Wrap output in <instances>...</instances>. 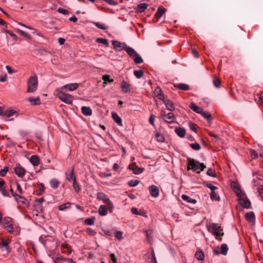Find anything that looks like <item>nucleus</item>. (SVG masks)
<instances>
[{
	"label": "nucleus",
	"instance_id": "1",
	"mask_svg": "<svg viewBox=\"0 0 263 263\" xmlns=\"http://www.w3.org/2000/svg\"><path fill=\"white\" fill-rule=\"evenodd\" d=\"M206 167L203 163H200L197 160L191 158H187V170H192L194 172L199 174Z\"/></svg>",
	"mask_w": 263,
	"mask_h": 263
},
{
	"label": "nucleus",
	"instance_id": "2",
	"mask_svg": "<svg viewBox=\"0 0 263 263\" xmlns=\"http://www.w3.org/2000/svg\"><path fill=\"white\" fill-rule=\"evenodd\" d=\"M206 227L208 231L215 235L217 240H222V238L219 237L224 235V233L222 232L223 229L221 226H217L215 223H211L207 224Z\"/></svg>",
	"mask_w": 263,
	"mask_h": 263
},
{
	"label": "nucleus",
	"instance_id": "3",
	"mask_svg": "<svg viewBox=\"0 0 263 263\" xmlns=\"http://www.w3.org/2000/svg\"><path fill=\"white\" fill-rule=\"evenodd\" d=\"M37 78L36 76H33L29 78L28 81V92H32L36 90L37 87Z\"/></svg>",
	"mask_w": 263,
	"mask_h": 263
},
{
	"label": "nucleus",
	"instance_id": "4",
	"mask_svg": "<svg viewBox=\"0 0 263 263\" xmlns=\"http://www.w3.org/2000/svg\"><path fill=\"white\" fill-rule=\"evenodd\" d=\"M58 97L61 101L67 104H71L72 102V96L69 94L64 93L62 91L58 93Z\"/></svg>",
	"mask_w": 263,
	"mask_h": 263
},
{
	"label": "nucleus",
	"instance_id": "5",
	"mask_svg": "<svg viewBox=\"0 0 263 263\" xmlns=\"http://www.w3.org/2000/svg\"><path fill=\"white\" fill-rule=\"evenodd\" d=\"M238 201L243 208L250 209L251 208V202L245 195L238 199Z\"/></svg>",
	"mask_w": 263,
	"mask_h": 263
},
{
	"label": "nucleus",
	"instance_id": "6",
	"mask_svg": "<svg viewBox=\"0 0 263 263\" xmlns=\"http://www.w3.org/2000/svg\"><path fill=\"white\" fill-rule=\"evenodd\" d=\"M112 44L114 46V48L118 51H120L121 49H124L126 47L127 45L125 43H121L118 41L113 40L112 41Z\"/></svg>",
	"mask_w": 263,
	"mask_h": 263
},
{
	"label": "nucleus",
	"instance_id": "7",
	"mask_svg": "<svg viewBox=\"0 0 263 263\" xmlns=\"http://www.w3.org/2000/svg\"><path fill=\"white\" fill-rule=\"evenodd\" d=\"M129 169L132 170L135 174L138 175L143 172L144 168L138 167L135 163H133L128 165Z\"/></svg>",
	"mask_w": 263,
	"mask_h": 263
},
{
	"label": "nucleus",
	"instance_id": "8",
	"mask_svg": "<svg viewBox=\"0 0 263 263\" xmlns=\"http://www.w3.org/2000/svg\"><path fill=\"white\" fill-rule=\"evenodd\" d=\"M149 190L152 197L157 198L159 194V188L156 185H151L149 187Z\"/></svg>",
	"mask_w": 263,
	"mask_h": 263
},
{
	"label": "nucleus",
	"instance_id": "9",
	"mask_svg": "<svg viewBox=\"0 0 263 263\" xmlns=\"http://www.w3.org/2000/svg\"><path fill=\"white\" fill-rule=\"evenodd\" d=\"M14 172L16 175L19 177H23L25 174V170L20 165L14 168Z\"/></svg>",
	"mask_w": 263,
	"mask_h": 263
},
{
	"label": "nucleus",
	"instance_id": "10",
	"mask_svg": "<svg viewBox=\"0 0 263 263\" xmlns=\"http://www.w3.org/2000/svg\"><path fill=\"white\" fill-rule=\"evenodd\" d=\"M165 8L162 6H159L158 8L157 12L155 15L156 18V20L155 21L156 22L159 19H160L161 17L162 16V15L165 13Z\"/></svg>",
	"mask_w": 263,
	"mask_h": 263
},
{
	"label": "nucleus",
	"instance_id": "11",
	"mask_svg": "<svg viewBox=\"0 0 263 263\" xmlns=\"http://www.w3.org/2000/svg\"><path fill=\"white\" fill-rule=\"evenodd\" d=\"M16 111L12 109L5 110L3 108H2V111L0 114V115L2 116L6 117L7 118H9L14 115Z\"/></svg>",
	"mask_w": 263,
	"mask_h": 263
},
{
	"label": "nucleus",
	"instance_id": "12",
	"mask_svg": "<svg viewBox=\"0 0 263 263\" xmlns=\"http://www.w3.org/2000/svg\"><path fill=\"white\" fill-rule=\"evenodd\" d=\"M164 103L165 105L166 108L170 111H174L175 107L173 103L169 99H164Z\"/></svg>",
	"mask_w": 263,
	"mask_h": 263
},
{
	"label": "nucleus",
	"instance_id": "13",
	"mask_svg": "<svg viewBox=\"0 0 263 263\" xmlns=\"http://www.w3.org/2000/svg\"><path fill=\"white\" fill-rule=\"evenodd\" d=\"M111 117L115 122H116L119 125L121 126H123L122 120L117 112H112L111 113Z\"/></svg>",
	"mask_w": 263,
	"mask_h": 263
},
{
	"label": "nucleus",
	"instance_id": "14",
	"mask_svg": "<svg viewBox=\"0 0 263 263\" xmlns=\"http://www.w3.org/2000/svg\"><path fill=\"white\" fill-rule=\"evenodd\" d=\"M79 84L77 83H71L63 86L62 87V89L67 88L69 91H72L76 90L78 87Z\"/></svg>",
	"mask_w": 263,
	"mask_h": 263
},
{
	"label": "nucleus",
	"instance_id": "15",
	"mask_svg": "<svg viewBox=\"0 0 263 263\" xmlns=\"http://www.w3.org/2000/svg\"><path fill=\"white\" fill-rule=\"evenodd\" d=\"M154 94L158 99L164 100L165 99L162 93V90L160 87H157L154 90Z\"/></svg>",
	"mask_w": 263,
	"mask_h": 263
},
{
	"label": "nucleus",
	"instance_id": "16",
	"mask_svg": "<svg viewBox=\"0 0 263 263\" xmlns=\"http://www.w3.org/2000/svg\"><path fill=\"white\" fill-rule=\"evenodd\" d=\"M130 85L126 81H123L121 84V88L124 92L127 93L130 91Z\"/></svg>",
	"mask_w": 263,
	"mask_h": 263
},
{
	"label": "nucleus",
	"instance_id": "17",
	"mask_svg": "<svg viewBox=\"0 0 263 263\" xmlns=\"http://www.w3.org/2000/svg\"><path fill=\"white\" fill-rule=\"evenodd\" d=\"M81 111L85 116H88L92 115V110L89 107L82 106Z\"/></svg>",
	"mask_w": 263,
	"mask_h": 263
},
{
	"label": "nucleus",
	"instance_id": "18",
	"mask_svg": "<svg viewBox=\"0 0 263 263\" xmlns=\"http://www.w3.org/2000/svg\"><path fill=\"white\" fill-rule=\"evenodd\" d=\"M30 162L34 166H37L40 163V160L36 155H32L30 158Z\"/></svg>",
	"mask_w": 263,
	"mask_h": 263
},
{
	"label": "nucleus",
	"instance_id": "19",
	"mask_svg": "<svg viewBox=\"0 0 263 263\" xmlns=\"http://www.w3.org/2000/svg\"><path fill=\"white\" fill-rule=\"evenodd\" d=\"M125 50L127 53L130 57H135L137 53V52L132 47L126 46Z\"/></svg>",
	"mask_w": 263,
	"mask_h": 263
},
{
	"label": "nucleus",
	"instance_id": "20",
	"mask_svg": "<svg viewBox=\"0 0 263 263\" xmlns=\"http://www.w3.org/2000/svg\"><path fill=\"white\" fill-rule=\"evenodd\" d=\"M147 4L145 3H141L137 6L136 9L138 12L141 13L144 11V10L147 9Z\"/></svg>",
	"mask_w": 263,
	"mask_h": 263
},
{
	"label": "nucleus",
	"instance_id": "21",
	"mask_svg": "<svg viewBox=\"0 0 263 263\" xmlns=\"http://www.w3.org/2000/svg\"><path fill=\"white\" fill-rule=\"evenodd\" d=\"M175 133L180 137H184L185 135V130L181 127H177L175 129Z\"/></svg>",
	"mask_w": 263,
	"mask_h": 263
},
{
	"label": "nucleus",
	"instance_id": "22",
	"mask_svg": "<svg viewBox=\"0 0 263 263\" xmlns=\"http://www.w3.org/2000/svg\"><path fill=\"white\" fill-rule=\"evenodd\" d=\"M99 213L101 216H105L107 214V208L105 205H101L99 209Z\"/></svg>",
	"mask_w": 263,
	"mask_h": 263
},
{
	"label": "nucleus",
	"instance_id": "23",
	"mask_svg": "<svg viewBox=\"0 0 263 263\" xmlns=\"http://www.w3.org/2000/svg\"><path fill=\"white\" fill-rule=\"evenodd\" d=\"M181 198L183 200L186 201V202H187L189 203L195 204L197 202V201L196 199H192L189 196L184 195V194H183L181 196Z\"/></svg>",
	"mask_w": 263,
	"mask_h": 263
},
{
	"label": "nucleus",
	"instance_id": "24",
	"mask_svg": "<svg viewBox=\"0 0 263 263\" xmlns=\"http://www.w3.org/2000/svg\"><path fill=\"white\" fill-rule=\"evenodd\" d=\"M190 107L194 111L197 113L200 114L203 110L201 107L196 105V104L194 103H191L190 105Z\"/></svg>",
	"mask_w": 263,
	"mask_h": 263
},
{
	"label": "nucleus",
	"instance_id": "25",
	"mask_svg": "<svg viewBox=\"0 0 263 263\" xmlns=\"http://www.w3.org/2000/svg\"><path fill=\"white\" fill-rule=\"evenodd\" d=\"M97 198L100 200H102L104 203L107 202V200H109V199L102 192L97 194Z\"/></svg>",
	"mask_w": 263,
	"mask_h": 263
},
{
	"label": "nucleus",
	"instance_id": "26",
	"mask_svg": "<svg viewBox=\"0 0 263 263\" xmlns=\"http://www.w3.org/2000/svg\"><path fill=\"white\" fill-rule=\"evenodd\" d=\"M175 87L181 90H188L190 89V86L185 84L178 83L175 85Z\"/></svg>",
	"mask_w": 263,
	"mask_h": 263
},
{
	"label": "nucleus",
	"instance_id": "27",
	"mask_svg": "<svg viewBox=\"0 0 263 263\" xmlns=\"http://www.w3.org/2000/svg\"><path fill=\"white\" fill-rule=\"evenodd\" d=\"M246 218L249 222H253L255 219V214L253 212H248L246 214Z\"/></svg>",
	"mask_w": 263,
	"mask_h": 263
},
{
	"label": "nucleus",
	"instance_id": "28",
	"mask_svg": "<svg viewBox=\"0 0 263 263\" xmlns=\"http://www.w3.org/2000/svg\"><path fill=\"white\" fill-rule=\"evenodd\" d=\"M66 179L68 181H73L74 179H76V177L74 175L73 173V168H72L71 171L69 173H66Z\"/></svg>",
	"mask_w": 263,
	"mask_h": 263
},
{
	"label": "nucleus",
	"instance_id": "29",
	"mask_svg": "<svg viewBox=\"0 0 263 263\" xmlns=\"http://www.w3.org/2000/svg\"><path fill=\"white\" fill-rule=\"evenodd\" d=\"M28 101L31 103L32 105H37L41 104V101L39 97H37L35 99L29 98H28Z\"/></svg>",
	"mask_w": 263,
	"mask_h": 263
},
{
	"label": "nucleus",
	"instance_id": "30",
	"mask_svg": "<svg viewBox=\"0 0 263 263\" xmlns=\"http://www.w3.org/2000/svg\"><path fill=\"white\" fill-rule=\"evenodd\" d=\"M207 121L210 122H211V115L208 111H204L203 110H202V112L200 114Z\"/></svg>",
	"mask_w": 263,
	"mask_h": 263
},
{
	"label": "nucleus",
	"instance_id": "31",
	"mask_svg": "<svg viewBox=\"0 0 263 263\" xmlns=\"http://www.w3.org/2000/svg\"><path fill=\"white\" fill-rule=\"evenodd\" d=\"M195 256L197 259L202 260L204 259V255L202 251H197L195 254Z\"/></svg>",
	"mask_w": 263,
	"mask_h": 263
},
{
	"label": "nucleus",
	"instance_id": "32",
	"mask_svg": "<svg viewBox=\"0 0 263 263\" xmlns=\"http://www.w3.org/2000/svg\"><path fill=\"white\" fill-rule=\"evenodd\" d=\"M174 118H175V116H174V114H173L172 112H169V113L167 114V116L165 118L168 120L167 121V120H165V121L166 122H167V123H172L173 122V119H174Z\"/></svg>",
	"mask_w": 263,
	"mask_h": 263
},
{
	"label": "nucleus",
	"instance_id": "33",
	"mask_svg": "<svg viewBox=\"0 0 263 263\" xmlns=\"http://www.w3.org/2000/svg\"><path fill=\"white\" fill-rule=\"evenodd\" d=\"M93 24L98 28L106 30L108 28V26L104 24H101L99 22H93Z\"/></svg>",
	"mask_w": 263,
	"mask_h": 263
},
{
	"label": "nucleus",
	"instance_id": "34",
	"mask_svg": "<svg viewBox=\"0 0 263 263\" xmlns=\"http://www.w3.org/2000/svg\"><path fill=\"white\" fill-rule=\"evenodd\" d=\"M96 41L98 43H101L103 45H106V46H108L109 45L108 41L105 39L98 37L96 39Z\"/></svg>",
	"mask_w": 263,
	"mask_h": 263
},
{
	"label": "nucleus",
	"instance_id": "35",
	"mask_svg": "<svg viewBox=\"0 0 263 263\" xmlns=\"http://www.w3.org/2000/svg\"><path fill=\"white\" fill-rule=\"evenodd\" d=\"M95 217H92L89 218H87L85 220V223L88 226H92L94 224L95 221Z\"/></svg>",
	"mask_w": 263,
	"mask_h": 263
},
{
	"label": "nucleus",
	"instance_id": "36",
	"mask_svg": "<svg viewBox=\"0 0 263 263\" xmlns=\"http://www.w3.org/2000/svg\"><path fill=\"white\" fill-rule=\"evenodd\" d=\"M50 186L53 189H57L59 186V182L54 179H52L50 182Z\"/></svg>",
	"mask_w": 263,
	"mask_h": 263
},
{
	"label": "nucleus",
	"instance_id": "37",
	"mask_svg": "<svg viewBox=\"0 0 263 263\" xmlns=\"http://www.w3.org/2000/svg\"><path fill=\"white\" fill-rule=\"evenodd\" d=\"M228 250V246L226 244H222L221 246V253L223 255H226Z\"/></svg>",
	"mask_w": 263,
	"mask_h": 263
},
{
	"label": "nucleus",
	"instance_id": "38",
	"mask_svg": "<svg viewBox=\"0 0 263 263\" xmlns=\"http://www.w3.org/2000/svg\"><path fill=\"white\" fill-rule=\"evenodd\" d=\"M21 197L22 198H18L17 199H15V200L17 201V203H21L23 204L27 205L28 204V201L27 199H26L25 198L21 196Z\"/></svg>",
	"mask_w": 263,
	"mask_h": 263
},
{
	"label": "nucleus",
	"instance_id": "39",
	"mask_svg": "<svg viewBox=\"0 0 263 263\" xmlns=\"http://www.w3.org/2000/svg\"><path fill=\"white\" fill-rule=\"evenodd\" d=\"M70 203L67 202L64 204H61L59 206V209L60 211H64L65 209H68L70 208Z\"/></svg>",
	"mask_w": 263,
	"mask_h": 263
},
{
	"label": "nucleus",
	"instance_id": "40",
	"mask_svg": "<svg viewBox=\"0 0 263 263\" xmlns=\"http://www.w3.org/2000/svg\"><path fill=\"white\" fill-rule=\"evenodd\" d=\"M72 185L75 191L78 193L81 190V187L76 181V179H74L73 181Z\"/></svg>",
	"mask_w": 263,
	"mask_h": 263
},
{
	"label": "nucleus",
	"instance_id": "41",
	"mask_svg": "<svg viewBox=\"0 0 263 263\" xmlns=\"http://www.w3.org/2000/svg\"><path fill=\"white\" fill-rule=\"evenodd\" d=\"M1 242L2 245L6 248V250H9V247L8 245L10 242V240L9 239H2Z\"/></svg>",
	"mask_w": 263,
	"mask_h": 263
},
{
	"label": "nucleus",
	"instance_id": "42",
	"mask_svg": "<svg viewBox=\"0 0 263 263\" xmlns=\"http://www.w3.org/2000/svg\"><path fill=\"white\" fill-rule=\"evenodd\" d=\"M211 198L212 200L219 201L220 197L219 196H218L216 194V193L215 191L211 192Z\"/></svg>",
	"mask_w": 263,
	"mask_h": 263
},
{
	"label": "nucleus",
	"instance_id": "43",
	"mask_svg": "<svg viewBox=\"0 0 263 263\" xmlns=\"http://www.w3.org/2000/svg\"><path fill=\"white\" fill-rule=\"evenodd\" d=\"M190 146L195 151H199L201 149V146L198 143L190 144Z\"/></svg>",
	"mask_w": 263,
	"mask_h": 263
},
{
	"label": "nucleus",
	"instance_id": "44",
	"mask_svg": "<svg viewBox=\"0 0 263 263\" xmlns=\"http://www.w3.org/2000/svg\"><path fill=\"white\" fill-rule=\"evenodd\" d=\"M134 61L136 64H141L143 62V60L139 54L137 53L135 57Z\"/></svg>",
	"mask_w": 263,
	"mask_h": 263
},
{
	"label": "nucleus",
	"instance_id": "45",
	"mask_svg": "<svg viewBox=\"0 0 263 263\" xmlns=\"http://www.w3.org/2000/svg\"><path fill=\"white\" fill-rule=\"evenodd\" d=\"M134 75L138 78H141L143 75V71L142 70H135L134 71Z\"/></svg>",
	"mask_w": 263,
	"mask_h": 263
},
{
	"label": "nucleus",
	"instance_id": "46",
	"mask_svg": "<svg viewBox=\"0 0 263 263\" xmlns=\"http://www.w3.org/2000/svg\"><path fill=\"white\" fill-rule=\"evenodd\" d=\"M235 192L236 195L237 196V197H238V199H239L240 198L245 196V195L242 193L239 187H237L235 189Z\"/></svg>",
	"mask_w": 263,
	"mask_h": 263
},
{
	"label": "nucleus",
	"instance_id": "47",
	"mask_svg": "<svg viewBox=\"0 0 263 263\" xmlns=\"http://www.w3.org/2000/svg\"><path fill=\"white\" fill-rule=\"evenodd\" d=\"M206 174L208 176H212V177H216V173H215V171H214L211 168H210L208 169V171L206 172Z\"/></svg>",
	"mask_w": 263,
	"mask_h": 263
},
{
	"label": "nucleus",
	"instance_id": "48",
	"mask_svg": "<svg viewBox=\"0 0 263 263\" xmlns=\"http://www.w3.org/2000/svg\"><path fill=\"white\" fill-rule=\"evenodd\" d=\"M213 84L216 87H219L221 84V81L219 79L215 77L213 80Z\"/></svg>",
	"mask_w": 263,
	"mask_h": 263
},
{
	"label": "nucleus",
	"instance_id": "49",
	"mask_svg": "<svg viewBox=\"0 0 263 263\" xmlns=\"http://www.w3.org/2000/svg\"><path fill=\"white\" fill-rule=\"evenodd\" d=\"M107 206V209H109L110 210V212L111 213L112 209L114 208V205L111 201L109 200H107V202L105 203Z\"/></svg>",
	"mask_w": 263,
	"mask_h": 263
},
{
	"label": "nucleus",
	"instance_id": "50",
	"mask_svg": "<svg viewBox=\"0 0 263 263\" xmlns=\"http://www.w3.org/2000/svg\"><path fill=\"white\" fill-rule=\"evenodd\" d=\"M157 140L159 142H163L164 141V138L162 135L157 133L156 135Z\"/></svg>",
	"mask_w": 263,
	"mask_h": 263
},
{
	"label": "nucleus",
	"instance_id": "51",
	"mask_svg": "<svg viewBox=\"0 0 263 263\" xmlns=\"http://www.w3.org/2000/svg\"><path fill=\"white\" fill-rule=\"evenodd\" d=\"M8 171V167L7 166H5L4 169L0 170V176L2 177L5 176L6 173Z\"/></svg>",
	"mask_w": 263,
	"mask_h": 263
},
{
	"label": "nucleus",
	"instance_id": "52",
	"mask_svg": "<svg viewBox=\"0 0 263 263\" xmlns=\"http://www.w3.org/2000/svg\"><path fill=\"white\" fill-rule=\"evenodd\" d=\"M103 80L105 82H108L109 83L114 82V80L112 79H110V76L107 74L103 76Z\"/></svg>",
	"mask_w": 263,
	"mask_h": 263
},
{
	"label": "nucleus",
	"instance_id": "53",
	"mask_svg": "<svg viewBox=\"0 0 263 263\" xmlns=\"http://www.w3.org/2000/svg\"><path fill=\"white\" fill-rule=\"evenodd\" d=\"M139 182L138 180H130L128 182V184L130 186H135L139 184Z\"/></svg>",
	"mask_w": 263,
	"mask_h": 263
},
{
	"label": "nucleus",
	"instance_id": "54",
	"mask_svg": "<svg viewBox=\"0 0 263 263\" xmlns=\"http://www.w3.org/2000/svg\"><path fill=\"white\" fill-rule=\"evenodd\" d=\"M5 228L8 232L10 233H12L13 232V227L11 224L5 226Z\"/></svg>",
	"mask_w": 263,
	"mask_h": 263
},
{
	"label": "nucleus",
	"instance_id": "55",
	"mask_svg": "<svg viewBox=\"0 0 263 263\" xmlns=\"http://www.w3.org/2000/svg\"><path fill=\"white\" fill-rule=\"evenodd\" d=\"M250 155L253 159H256L258 157V154L256 151L254 149H251L250 151Z\"/></svg>",
	"mask_w": 263,
	"mask_h": 263
},
{
	"label": "nucleus",
	"instance_id": "56",
	"mask_svg": "<svg viewBox=\"0 0 263 263\" xmlns=\"http://www.w3.org/2000/svg\"><path fill=\"white\" fill-rule=\"evenodd\" d=\"M123 233L121 231H117L115 234L116 238L118 240H121L122 239Z\"/></svg>",
	"mask_w": 263,
	"mask_h": 263
},
{
	"label": "nucleus",
	"instance_id": "57",
	"mask_svg": "<svg viewBox=\"0 0 263 263\" xmlns=\"http://www.w3.org/2000/svg\"><path fill=\"white\" fill-rule=\"evenodd\" d=\"M64 259L65 258L63 257H58L54 260V263H63V261H65Z\"/></svg>",
	"mask_w": 263,
	"mask_h": 263
},
{
	"label": "nucleus",
	"instance_id": "58",
	"mask_svg": "<svg viewBox=\"0 0 263 263\" xmlns=\"http://www.w3.org/2000/svg\"><path fill=\"white\" fill-rule=\"evenodd\" d=\"M11 221V218L8 217V218H3V220L2 223L4 224V226H7L8 224H10V222Z\"/></svg>",
	"mask_w": 263,
	"mask_h": 263
},
{
	"label": "nucleus",
	"instance_id": "59",
	"mask_svg": "<svg viewBox=\"0 0 263 263\" xmlns=\"http://www.w3.org/2000/svg\"><path fill=\"white\" fill-rule=\"evenodd\" d=\"M189 126L190 129L194 132H196L197 130V125L196 124H194L192 122H191L189 123Z\"/></svg>",
	"mask_w": 263,
	"mask_h": 263
},
{
	"label": "nucleus",
	"instance_id": "60",
	"mask_svg": "<svg viewBox=\"0 0 263 263\" xmlns=\"http://www.w3.org/2000/svg\"><path fill=\"white\" fill-rule=\"evenodd\" d=\"M10 192L11 193L12 195L15 198V199H17L18 198H22L21 195L17 194L14 193L12 188L10 189Z\"/></svg>",
	"mask_w": 263,
	"mask_h": 263
},
{
	"label": "nucleus",
	"instance_id": "61",
	"mask_svg": "<svg viewBox=\"0 0 263 263\" xmlns=\"http://www.w3.org/2000/svg\"><path fill=\"white\" fill-rule=\"evenodd\" d=\"M1 192L3 196L6 197L9 196V193L8 192V191L6 189L2 188L1 189Z\"/></svg>",
	"mask_w": 263,
	"mask_h": 263
},
{
	"label": "nucleus",
	"instance_id": "62",
	"mask_svg": "<svg viewBox=\"0 0 263 263\" xmlns=\"http://www.w3.org/2000/svg\"><path fill=\"white\" fill-rule=\"evenodd\" d=\"M57 11L60 13H62V14H68V11L66 10V9H64L63 8H59Z\"/></svg>",
	"mask_w": 263,
	"mask_h": 263
},
{
	"label": "nucleus",
	"instance_id": "63",
	"mask_svg": "<svg viewBox=\"0 0 263 263\" xmlns=\"http://www.w3.org/2000/svg\"><path fill=\"white\" fill-rule=\"evenodd\" d=\"M5 32L8 33L11 36H12L13 39L17 40V36L13 32H12L11 31L8 30H5Z\"/></svg>",
	"mask_w": 263,
	"mask_h": 263
},
{
	"label": "nucleus",
	"instance_id": "64",
	"mask_svg": "<svg viewBox=\"0 0 263 263\" xmlns=\"http://www.w3.org/2000/svg\"><path fill=\"white\" fill-rule=\"evenodd\" d=\"M86 231L87 233H88L91 236H94L96 234V232H95L92 229L89 228L86 229Z\"/></svg>",
	"mask_w": 263,
	"mask_h": 263
}]
</instances>
